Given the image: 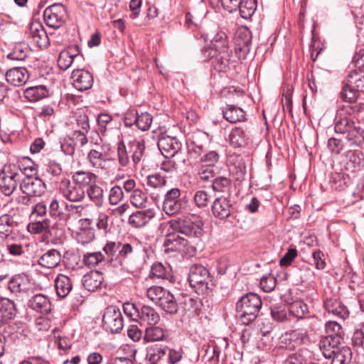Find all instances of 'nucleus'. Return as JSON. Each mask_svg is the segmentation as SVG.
Here are the masks:
<instances>
[{
	"label": "nucleus",
	"instance_id": "f257e3e1",
	"mask_svg": "<svg viewBox=\"0 0 364 364\" xmlns=\"http://www.w3.org/2000/svg\"><path fill=\"white\" fill-rule=\"evenodd\" d=\"M140 255L141 252L136 246L134 247L129 243L123 244L117 257L119 264L112 265L129 274L137 273L144 264V259Z\"/></svg>",
	"mask_w": 364,
	"mask_h": 364
},
{
	"label": "nucleus",
	"instance_id": "f03ea898",
	"mask_svg": "<svg viewBox=\"0 0 364 364\" xmlns=\"http://www.w3.org/2000/svg\"><path fill=\"white\" fill-rule=\"evenodd\" d=\"M326 336L321 338L319 348L325 358H330L338 345H342L345 333L342 326L336 321H329L325 324Z\"/></svg>",
	"mask_w": 364,
	"mask_h": 364
},
{
	"label": "nucleus",
	"instance_id": "7ed1b4c3",
	"mask_svg": "<svg viewBox=\"0 0 364 364\" xmlns=\"http://www.w3.org/2000/svg\"><path fill=\"white\" fill-rule=\"evenodd\" d=\"M262 303L260 297L255 293H248L242 296L236 304V311L241 321L248 325L257 317Z\"/></svg>",
	"mask_w": 364,
	"mask_h": 364
},
{
	"label": "nucleus",
	"instance_id": "20e7f679",
	"mask_svg": "<svg viewBox=\"0 0 364 364\" xmlns=\"http://www.w3.org/2000/svg\"><path fill=\"white\" fill-rule=\"evenodd\" d=\"M169 225L174 231L189 237H199L203 234V222L199 215L189 214L184 218L171 220Z\"/></svg>",
	"mask_w": 364,
	"mask_h": 364
},
{
	"label": "nucleus",
	"instance_id": "39448f33",
	"mask_svg": "<svg viewBox=\"0 0 364 364\" xmlns=\"http://www.w3.org/2000/svg\"><path fill=\"white\" fill-rule=\"evenodd\" d=\"M20 166L13 163L4 165L0 171V191L6 196H11L22 181Z\"/></svg>",
	"mask_w": 364,
	"mask_h": 364
},
{
	"label": "nucleus",
	"instance_id": "423d86ee",
	"mask_svg": "<svg viewBox=\"0 0 364 364\" xmlns=\"http://www.w3.org/2000/svg\"><path fill=\"white\" fill-rule=\"evenodd\" d=\"M188 280L198 294H205L214 287L209 270L201 264H193L190 267Z\"/></svg>",
	"mask_w": 364,
	"mask_h": 364
},
{
	"label": "nucleus",
	"instance_id": "0eeeda50",
	"mask_svg": "<svg viewBox=\"0 0 364 364\" xmlns=\"http://www.w3.org/2000/svg\"><path fill=\"white\" fill-rule=\"evenodd\" d=\"M188 205L186 196H181V190L173 188L167 191L164 196L163 210L168 215H174L181 213Z\"/></svg>",
	"mask_w": 364,
	"mask_h": 364
},
{
	"label": "nucleus",
	"instance_id": "6e6552de",
	"mask_svg": "<svg viewBox=\"0 0 364 364\" xmlns=\"http://www.w3.org/2000/svg\"><path fill=\"white\" fill-rule=\"evenodd\" d=\"M309 341L307 331L297 328L282 334L278 343V348L293 351Z\"/></svg>",
	"mask_w": 364,
	"mask_h": 364
},
{
	"label": "nucleus",
	"instance_id": "1a4fd4ad",
	"mask_svg": "<svg viewBox=\"0 0 364 364\" xmlns=\"http://www.w3.org/2000/svg\"><path fill=\"white\" fill-rule=\"evenodd\" d=\"M204 58L210 60L213 67L218 72H226L231 63L232 50L230 48L213 50L205 49Z\"/></svg>",
	"mask_w": 364,
	"mask_h": 364
},
{
	"label": "nucleus",
	"instance_id": "9d476101",
	"mask_svg": "<svg viewBox=\"0 0 364 364\" xmlns=\"http://www.w3.org/2000/svg\"><path fill=\"white\" fill-rule=\"evenodd\" d=\"M43 18L48 26L59 28L65 23L68 18V12L63 4H53L44 10Z\"/></svg>",
	"mask_w": 364,
	"mask_h": 364
},
{
	"label": "nucleus",
	"instance_id": "9b49d317",
	"mask_svg": "<svg viewBox=\"0 0 364 364\" xmlns=\"http://www.w3.org/2000/svg\"><path fill=\"white\" fill-rule=\"evenodd\" d=\"M58 191L70 203H81L85 199V191L68 178H63L58 184Z\"/></svg>",
	"mask_w": 364,
	"mask_h": 364
},
{
	"label": "nucleus",
	"instance_id": "f8f14e48",
	"mask_svg": "<svg viewBox=\"0 0 364 364\" xmlns=\"http://www.w3.org/2000/svg\"><path fill=\"white\" fill-rule=\"evenodd\" d=\"M102 323L107 331L119 333L124 327V318L119 309L114 306L107 307L103 314Z\"/></svg>",
	"mask_w": 364,
	"mask_h": 364
},
{
	"label": "nucleus",
	"instance_id": "ddd939ff",
	"mask_svg": "<svg viewBox=\"0 0 364 364\" xmlns=\"http://www.w3.org/2000/svg\"><path fill=\"white\" fill-rule=\"evenodd\" d=\"M62 205L65 206V209L69 211L75 210L77 214H81L82 212L86 208L90 207V205H74L70 204L63 200H59L56 197L51 199L49 207L48 213L50 216L55 220H63L65 215L63 210Z\"/></svg>",
	"mask_w": 364,
	"mask_h": 364
},
{
	"label": "nucleus",
	"instance_id": "4468645a",
	"mask_svg": "<svg viewBox=\"0 0 364 364\" xmlns=\"http://www.w3.org/2000/svg\"><path fill=\"white\" fill-rule=\"evenodd\" d=\"M251 43V31L246 28L237 30L235 37V52L240 60L247 58L250 51Z\"/></svg>",
	"mask_w": 364,
	"mask_h": 364
},
{
	"label": "nucleus",
	"instance_id": "2eb2a0df",
	"mask_svg": "<svg viewBox=\"0 0 364 364\" xmlns=\"http://www.w3.org/2000/svg\"><path fill=\"white\" fill-rule=\"evenodd\" d=\"M359 91L355 90L346 78L343 82V87L340 93V97L345 102H349L350 105L343 107L346 112L349 114H353L360 111L361 105L355 103L359 96Z\"/></svg>",
	"mask_w": 364,
	"mask_h": 364
},
{
	"label": "nucleus",
	"instance_id": "dca6fc26",
	"mask_svg": "<svg viewBox=\"0 0 364 364\" xmlns=\"http://www.w3.org/2000/svg\"><path fill=\"white\" fill-rule=\"evenodd\" d=\"M20 189L23 194L38 197L45 193L46 185L38 176H27L20 183Z\"/></svg>",
	"mask_w": 364,
	"mask_h": 364
},
{
	"label": "nucleus",
	"instance_id": "f3484780",
	"mask_svg": "<svg viewBox=\"0 0 364 364\" xmlns=\"http://www.w3.org/2000/svg\"><path fill=\"white\" fill-rule=\"evenodd\" d=\"M157 145L163 155L175 156L178 154H183L181 151L182 144L175 136H171L165 134H161Z\"/></svg>",
	"mask_w": 364,
	"mask_h": 364
},
{
	"label": "nucleus",
	"instance_id": "a211bd4d",
	"mask_svg": "<svg viewBox=\"0 0 364 364\" xmlns=\"http://www.w3.org/2000/svg\"><path fill=\"white\" fill-rule=\"evenodd\" d=\"M213 215L221 220L228 218L232 210V205L230 200L226 197H218L215 198L211 205Z\"/></svg>",
	"mask_w": 364,
	"mask_h": 364
},
{
	"label": "nucleus",
	"instance_id": "6ab92c4d",
	"mask_svg": "<svg viewBox=\"0 0 364 364\" xmlns=\"http://www.w3.org/2000/svg\"><path fill=\"white\" fill-rule=\"evenodd\" d=\"M73 85L79 91L90 89L93 85V76L87 70L76 69L72 73Z\"/></svg>",
	"mask_w": 364,
	"mask_h": 364
},
{
	"label": "nucleus",
	"instance_id": "aec40b11",
	"mask_svg": "<svg viewBox=\"0 0 364 364\" xmlns=\"http://www.w3.org/2000/svg\"><path fill=\"white\" fill-rule=\"evenodd\" d=\"M8 289L16 296L28 294L32 291V288L28 279L21 274L14 276L8 283Z\"/></svg>",
	"mask_w": 364,
	"mask_h": 364
},
{
	"label": "nucleus",
	"instance_id": "412c9836",
	"mask_svg": "<svg viewBox=\"0 0 364 364\" xmlns=\"http://www.w3.org/2000/svg\"><path fill=\"white\" fill-rule=\"evenodd\" d=\"M250 135L247 129L243 127H233L228 137L230 145L234 148L245 147L248 144Z\"/></svg>",
	"mask_w": 364,
	"mask_h": 364
},
{
	"label": "nucleus",
	"instance_id": "4be33fe9",
	"mask_svg": "<svg viewBox=\"0 0 364 364\" xmlns=\"http://www.w3.org/2000/svg\"><path fill=\"white\" fill-rule=\"evenodd\" d=\"M28 78V71L23 67H14L6 71V81L14 86L24 85Z\"/></svg>",
	"mask_w": 364,
	"mask_h": 364
},
{
	"label": "nucleus",
	"instance_id": "5701e85b",
	"mask_svg": "<svg viewBox=\"0 0 364 364\" xmlns=\"http://www.w3.org/2000/svg\"><path fill=\"white\" fill-rule=\"evenodd\" d=\"M154 215V211L151 208L137 210L129 215L128 223L132 228H141L148 224Z\"/></svg>",
	"mask_w": 364,
	"mask_h": 364
},
{
	"label": "nucleus",
	"instance_id": "b1692460",
	"mask_svg": "<svg viewBox=\"0 0 364 364\" xmlns=\"http://www.w3.org/2000/svg\"><path fill=\"white\" fill-rule=\"evenodd\" d=\"M28 306L34 311L43 314L51 311L52 304L49 297L43 294H37L28 301Z\"/></svg>",
	"mask_w": 364,
	"mask_h": 364
},
{
	"label": "nucleus",
	"instance_id": "393cba45",
	"mask_svg": "<svg viewBox=\"0 0 364 364\" xmlns=\"http://www.w3.org/2000/svg\"><path fill=\"white\" fill-rule=\"evenodd\" d=\"M164 156L166 159L161 163L160 168L166 173L176 171L184 166L186 161L184 154H178L175 156Z\"/></svg>",
	"mask_w": 364,
	"mask_h": 364
},
{
	"label": "nucleus",
	"instance_id": "a878e982",
	"mask_svg": "<svg viewBox=\"0 0 364 364\" xmlns=\"http://www.w3.org/2000/svg\"><path fill=\"white\" fill-rule=\"evenodd\" d=\"M105 146L91 149L87 154V160L90 165L97 169H103L105 162L108 160Z\"/></svg>",
	"mask_w": 364,
	"mask_h": 364
},
{
	"label": "nucleus",
	"instance_id": "bb28decb",
	"mask_svg": "<svg viewBox=\"0 0 364 364\" xmlns=\"http://www.w3.org/2000/svg\"><path fill=\"white\" fill-rule=\"evenodd\" d=\"M16 306L9 299L0 296V328L14 318Z\"/></svg>",
	"mask_w": 364,
	"mask_h": 364
},
{
	"label": "nucleus",
	"instance_id": "cd10ccee",
	"mask_svg": "<svg viewBox=\"0 0 364 364\" xmlns=\"http://www.w3.org/2000/svg\"><path fill=\"white\" fill-rule=\"evenodd\" d=\"M323 307L326 311L341 318H346L349 315L347 308L338 299L327 298L323 301Z\"/></svg>",
	"mask_w": 364,
	"mask_h": 364
},
{
	"label": "nucleus",
	"instance_id": "c85d7f7f",
	"mask_svg": "<svg viewBox=\"0 0 364 364\" xmlns=\"http://www.w3.org/2000/svg\"><path fill=\"white\" fill-rule=\"evenodd\" d=\"M144 149L145 146L143 141L136 139L129 141L127 144L128 159H132L133 164L136 165L141 161L144 154Z\"/></svg>",
	"mask_w": 364,
	"mask_h": 364
},
{
	"label": "nucleus",
	"instance_id": "c756f323",
	"mask_svg": "<svg viewBox=\"0 0 364 364\" xmlns=\"http://www.w3.org/2000/svg\"><path fill=\"white\" fill-rule=\"evenodd\" d=\"M179 232L174 231L166 235L164 246L171 251H185V247L188 245V240L181 237Z\"/></svg>",
	"mask_w": 364,
	"mask_h": 364
},
{
	"label": "nucleus",
	"instance_id": "7c9ffc66",
	"mask_svg": "<svg viewBox=\"0 0 364 364\" xmlns=\"http://www.w3.org/2000/svg\"><path fill=\"white\" fill-rule=\"evenodd\" d=\"M104 281L102 274L99 271H90L82 277L84 287L89 291L97 290Z\"/></svg>",
	"mask_w": 364,
	"mask_h": 364
},
{
	"label": "nucleus",
	"instance_id": "2f4dec72",
	"mask_svg": "<svg viewBox=\"0 0 364 364\" xmlns=\"http://www.w3.org/2000/svg\"><path fill=\"white\" fill-rule=\"evenodd\" d=\"M28 35L40 47L44 46L48 41L46 31L42 23L39 21L31 23Z\"/></svg>",
	"mask_w": 364,
	"mask_h": 364
},
{
	"label": "nucleus",
	"instance_id": "473e14b6",
	"mask_svg": "<svg viewBox=\"0 0 364 364\" xmlns=\"http://www.w3.org/2000/svg\"><path fill=\"white\" fill-rule=\"evenodd\" d=\"M245 115L242 108L234 105H228L223 109V118L232 124L245 121Z\"/></svg>",
	"mask_w": 364,
	"mask_h": 364
},
{
	"label": "nucleus",
	"instance_id": "72a5a7b5",
	"mask_svg": "<svg viewBox=\"0 0 364 364\" xmlns=\"http://www.w3.org/2000/svg\"><path fill=\"white\" fill-rule=\"evenodd\" d=\"M60 261V252L55 249H50L40 257L38 262L43 267L51 269L57 267Z\"/></svg>",
	"mask_w": 364,
	"mask_h": 364
},
{
	"label": "nucleus",
	"instance_id": "f704fd0d",
	"mask_svg": "<svg viewBox=\"0 0 364 364\" xmlns=\"http://www.w3.org/2000/svg\"><path fill=\"white\" fill-rule=\"evenodd\" d=\"M85 196L97 208H101L105 203V193L103 188L95 183L86 188Z\"/></svg>",
	"mask_w": 364,
	"mask_h": 364
},
{
	"label": "nucleus",
	"instance_id": "c9c22d12",
	"mask_svg": "<svg viewBox=\"0 0 364 364\" xmlns=\"http://www.w3.org/2000/svg\"><path fill=\"white\" fill-rule=\"evenodd\" d=\"M160 321L158 312L151 306L143 305L140 309L139 321L141 323H147L150 326L156 325Z\"/></svg>",
	"mask_w": 364,
	"mask_h": 364
},
{
	"label": "nucleus",
	"instance_id": "e433bc0d",
	"mask_svg": "<svg viewBox=\"0 0 364 364\" xmlns=\"http://www.w3.org/2000/svg\"><path fill=\"white\" fill-rule=\"evenodd\" d=\"M27 230L31 234L37 235L48 232L50 235L55 230L54 226L50 227V220L48 218L43 220L33 221L28 224Z\"/></svg>",
	"mask_w": 364,
	"mask_h": 364
},
{
	"label": "nucleus",
	"instance_id": "4c0bfd02",
	"mask_svg": "<svg viewBox=\"0 0 364 364\" xmlns=\"http://www.w3.org/2000/svg\"><path fill=\"white\" fill-rule=\"evenodd\" d=\"M346 169L355 171L364 165L363 154L359 150L348 151L346 155Z\"/></svg>",
	"mask_w": 364,
	"mask_h": 364
},
{
	"label": "nucleus",
	"instance_id": "58836bf2",
	"mask_svg": "<svg viewBox=\"0 0 364 364\" xmlns=\"http://www.w3.org/2000/svg\"><path fill=\"white\" fill-rule=\"evenodd\" d=\"M97 176L90 171H77L72 176L73 181L82 188H88L95 182Z\"/></svg>",
	"mask_w": 364,
	"mask_h": 364
},
{
	"label": "nucleus",
	"instance_id": "ea45409f",
	"mask_svg": "<svg viewBox=\"0 0 364 364\" xmlns=\"http://www.w3.org/2000/svg\"><path fill=\"white\" fill-rule=\"evenodd\" d=\"M55 287L57 294L60 297L65 298L72 289L70 279L65 275L59 274L55 280Z\"/></svg>",
	"mask_w": 364,
	"mask_h": 364
},
{
	"label": "nucleus",
	"instance_id": "a19ab883",
	"mask_svg": "<svg viewBox=\"0 0 364 364\" xmlns=\"http://www.w3.org/2000/svg\"><path fill=\"white\" fill-rule=\"evenodd\" d=\"M168 349L165 346H151L147 348L146 359L150 364H156L166 354Z\"/></svg>",
	"mask_w": 364,
	"mask_h": 364
},
{
	"label": "nucleus",
	"instance_id": "79ce46f5",
	"mask_svg": "<svg viewBox=\"0 0 364 364\" xmlns=\"http://www.w3.org/2000/svg\"><path fill=\"white\" fill-rule=\"evenodd\" d=\"M24 97L30 102L39 101L48 95L46 86L38 85L28 87L24 91Z\"/></svg>",
	"mask_w": 364,
	"mask_h": 364
},
{
	"label": "nucleus",
	"instance_id": "37998d69",
	"mask_svg": "<svg viewBox=\"0 0 364 364\" xmlns=\"http://www.w3.org/2000/svg\"><path fill=\"white\" fill-rule=\"evenodd\" d=\"M355 124L350 118L343 117L341 114L336 116L334 129L338 134H346L348 135L350 131L353 129Z\"/></svg>",
	"mask_w": 364,
	"mask_h": 364
},
{
	"label": "nucleus",
	"instance_id": "c03bdc74",
	"mask_svg": "<svg viewBox=\"0 0 364 364\" xmlns=\"http://www.w3.org/2000/svg\"><path fill=\"white\" fill-rule=\"evenodd\" d=\"M346 139L352 146H360L364 144V127L357 123L350 131Z\"/></svg>",
	"mask_w": 364,
	"mask_h": 364
},
{
	"label": "nucleus",
	"instance_id": "a18cd8bd",
	"mask_svg": "<svg viewBox=\"0 0 364 364\" xmlns=\"http://www.w3.org/2000/svg\"><path fill=\"white\" fill-rule=\"evenodd\" d=\"M158 306L170 314H176L178 308V303L174 296L168 291H166L165 295L160 300Z\"/></svg>",
	"mask_w": 364,
	"mask_h": 364
},
{
	"label": "nucleus",
	"instance_id": "49530a36",
	"mask_svg": "<svg viewBox=\"0 0 364 364\" xmlns=\"http://www.w3.org/2000/svg\"><path fill=\"white\" fill-rule=\"evenodd\" d=\"M328 76V73L323 70H315L308 76L309 85L313 92L317 91V85H323Z\"/></svg>",
	"mask_w": 364,
	"mask_h": 364
},
{
	"label": "nucleus",
	"instance_id": "de8ad7c7",
	"mask_svg": "<svg viewBox=\"0 0 364 364\" xmlns=\"http://www.w3.org/2000/svg\"><path fill=\"white\" fill-rule=\"evenodd\" d=\"M166 338V331L155 325L147 327L145 330L144 339L146 342L163 341Z\"/></svg>",
	"mask_w": 364,
	"mask_h": 364
},
{
	"label": "nucleus",
	"instance_id": "09e8293b",
	"mask_svg": "<svg viewBox=\"0 0 364 364\" xmlns=\"http://www.w3.org/2000/svg\"><path fill=\"white\" fill-rule=\"evenodd\" d=\"M346 78L347 82L355 87L356 90L364 92V72L363 70H351Z\"/></svg>",
	"mask_w": 364,
	"mask_h": 364
},
{
	"label": "nucleus",
	"instance_id": "8fccbe9b",
	"mask_svg": "<svg viewBox=\"0 0 364 364\" xmlns=\"http://www.w3.org/2000/svg\"><path fill=\"white\" fill-rule=\"evenodd\" d=\"M337 346V349L333 353V355L328 359L333 358L339 362L340 364H348L352 358V351L350 348L346 346Z\"/></svg>",
	"mask_w": 364,
	"mask_h": 364
},
{
	"label": "nucleus",
	"instance_id": "3c124183",
	"mask_svg": "<svg viewBox=\"0 0 364 364\" xmlns=\"http://www.w3.org/2000/svg\"><path fill=\"white\" fill-rule=\"evenodd\" d=\"M311 355V353L309 350L301 348L297 352L290 354L283 364H304Z\"/></svg>",
	"mask_w": 364,
	"mask_h": 364
},
{
	"label": "nucleus",
	"instance_id": "603ef678",
	"mask_svg": "<svg viewBox=\"0 0 364 364\" xmlns=\"http://www.w3.org/2000/svg\"><path fill=\"white\" fill-rule=\"evenodd\" d=\"M29 49L26 43L16 44L12 51L7 55V58L12 60H24L28 55Z\"/></svg>",
	"mask_w": 364,
	"mask_h": 364
},
{
	"label": "nucleus",
	"instance_id": "864d4df0",
	"mask_svg": "<svg viewBox=\"0 0 364 364\" xmlns=\"http://www.w3.org/2000/svg\"><path fill=\"white\" fill-rule=\"evenodd\" d=\"M181 305L184 311L191 314H198L200 312V301L198 298H193L191 296H184Z\"/></svg>",
	"mask_w": 364,
	"mask_h": 364
},
{
	"label": "nucleus",
	"instance_id": "5fc2aeb1",
	"mask_svg": "<svg viewBox=\"0 0 364 364\" xmlns=\"http://www.w3.org/2000/svg\"><path fill=\"white\" fill-rule=\"evenodd\" d=\"M151 274L153 277L159 279H167L168 281H171L173 279V276L168 268H166L160 262L154 263L151 266Z\"/></svg>",
	"mask_w": 364,
	"mask_h": 364
},
{
	"label": "nucleus",
	"instance_id": "6e6d98bb",
	"mask_svg": "<svg viewBox=\"0 0 364 364\" xmlns=\"http://www.w3.org/2000/svg\"><path fill=\"white\" fill-rule=\"evenodd\" d=\"M14 223L11 215L7 214L1 215L0 217V235L2 237H9L12 232Z\"/></svg>",
	"mask_w": 364,
	"mask_h": 364
},
{
	"label": "nucleus",
	"instance_id": "4d7b16f0",
	"mask_svg": "<svg viewBox=\"0 0 364 364\" xmlns=\"http://www.w3.org/2000/svg\"><path fill=\"white\" fill-rule=\"evenodd\" d=\"M289 312L298 318H302L309 312V307L302 301H295L289 305Z\"/></svg>",
	"mask_w": 364,
	"mask_h": 364
},
{
	"label": "nucleus",
	"instance_id": "13d9d810",
	"mask_svg": "<svg viewBox=\"0 0 364 364\" xmlns=\"http://www.w3.org/2000/svg\"><path fill=\"white\" fill-rule=\"evenodd\" d=\"M78 57V55L72 54L69 51H62L58 59V65L60 70H66L72 65L74 59Z\"/></svg>",
	"mask_w": 364,
	"mask_h": 364
},
{
	"label": "nucleus",
	"instance_id": "bf43d9fd",
	"mask_svg": "<svg viewBox=\"0 0 364 364\" xmlns=\"http://www.w3.org/2000/svg\"><path fill=\"white\" fill-rule=\"evenodd\" d=\"M213 47L208 48L207 49L218 50L223 49L229 47V41L228 36L224 32H218L213 38L211 41Z\"/></svg>",
	"mask_w": 364,
	"mask_h": 364
},
{
	"label": "nucleus",
	"instance_id": "052dcab7",
	"mask_svg": "<svg viewBox=\"0 0 364 364\" xmlns=\"http://www.w3.org/2000/svg\"><path fill=\"white\" fill-rule=\"evenodd\" d=\"M104 259L105 256L101 252H87L83 255V262L89 267L97 265Z\"/></svg>",
	"mask_w": 364,
	"mask_h": 364
},
{
	"label": "nucleus",
	"instance_id": "680f3d73",
	"mask_svg": "<svg viewBox=\"0 0 364 364\" xmlns=\"http://www.w3.org/2000/svg\"><path fill=\"white\" fill-rule=\"evenodd\" d=\"M231 181L229 178L219 176L214 178L212 181V188L218 192H226L230 188Z\"/></svg>",
	"mask_w": 364,
	"mask_h": 364
},
{
	"label": "nucleus",
	"instance_id": "e2e57ef3",
	"mask_svg": "<svg viewBox=\"0 0 364 364\" xmlns=\"http://www.w3.org/2000/svg\"><path fill=\"white\" fill-rule=\"evenodd\" d=\"M166 290L161 287L153 286L149 288L146 291L147 297L154 302L156 304H159L160 300L165 295Z\"/></svg>",
	"mask_w": 364,
	"mask_h": 364
},
{
	"label": "nucleus",
	"instance_id": "0e129e2a",
	"mask_svg": "<svg viewBox=\"0 0 364 364\" xmlns=\"http://www.w3.org/2000/svg\"><path fill=\"white\" fill-rule=\"evenodd\" d=\"M146 200V194L140 189L134 190L130 197V201L132 204L136 208L145 207Z\"/></svg>",
	"mask_w": 364,
	"mask_h": 364
},
{
	"label": "nucleus",
	"instance_id": "69168bd1",
	"mask_svg": "<svg viewBox=\"0 0 364 364\" xmlns=\"http://www.w3.org/2000/svg\"><path fill=\"white\" fill-rule=\"evenodd\" d=\"M242 18L248 19L250 18L255 11V5L252 1L241 0V4L238 7Z\"/></svg>",
	"mask_w": 364,
	"mask_h": 364
},
{
	"label": "nucleus",
	"instance_id": "338daca9",
	"mask_svg": "<svg viewBox=\"0 0 364 364\" xmlns=\"http://www.w3.org/2000/svg\"><path fill=\"white\" fill-rule=\"evenodd\" d=\"M276 284L277 279L272 274L263 276L259 282L260 287L264 292L272 291L275 288Z\"/></svg>",
	"mask_w": 364,
	"mask_h": 364
},
{
	"label": "nucleus",
	"instance_id": "774afa93",
	"mask_svg": "<svg viewBox=\"0 0 364 364\" xmlns=\"http://www.w3.org/2000/svg\"><path fill=\"white\" fill-rule=\"evenodd\" d=\"M352 341L354 347L364 349V323L354 331Z\"/></svg>",
	"mask_w": 364,
	"mask_h": 364
}]
</instances>
